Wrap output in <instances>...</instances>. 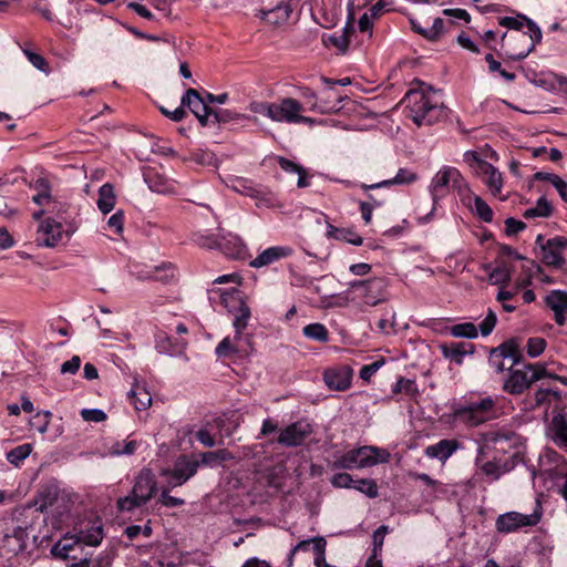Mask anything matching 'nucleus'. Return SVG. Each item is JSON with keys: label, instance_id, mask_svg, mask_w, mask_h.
I'll list each match as a JSON object with an SVG mask.
<instances>
[{"label": "nucleus", "instance_id": "50", "mask_svg": "<svg viewBox=\"0 0 567 567\" xmlns=\"http://www.w3.org/2000/svg\"><path fill=\"white\" fill-rule=\"evenodd\" d=\"M35 189L38 193L32 198L35 204L43 206L51 203V194L45 181L39 179L35 183Z\"/></svg>", "mask_w": 567, "mask_h": 567}, {"label": "nucleus", "instance_id": "27", "mask_svg": "<svg viewBox=\"0 0 567 567\" xmlns=\"http://www.w3.org/2000/svg\"><path fill=\"white\" fill-rule=\"evenodd\" d=\"M82 545L97 546L103 539L102 524L97 520L90 522L85 528H80L76 533Z\"/></svg>", "mask_w": 567, "mask_h": 567}, {"label": "nucleus", "instance_id": "52", "mask_svg": "<svg viewBox=\"0 0 567 567\" xmlns=\"http://www.w3.org/2000/svg\"><path fill=\"white\" fill-rule=\"evenodd\" d=\"M326 540L322 537H316L315 546H313V563L317 567H330L326 563Z\"/></svg>", "mask_w": 567, "mask_h": 567}, {"label": "nucleus", "instance_id": "64", "mask_svg": "<svg viewBox=\"0 0 567 567\" xmlns=\"http://www.w3.org/2000/svg\"><path fill=\"white\" fill-rule=\"evenodd\" d=\"M107 226L110 229H112L114 231V234L120 235L123 231V226H124L123 212L118 210L115 214H113L107 219Z\"/></svg>", "mask_w": 567, "mask_h": 567}, {"label": "nucleus", "instance_id": "26", "mask_svg": "<svg viewBox=\"0 0 567 567\" xmlns=\"http://www.w3.org/2000/svg\"><path fill=\"white\" fill-rule=\"evenodd\" d=\"M355 450L362 468L374 466L379 463H385L390 457V453L386 450L374 446H361Z\"/></svg>", "mask_w": 567, "mask_h": 567}, {"label": "nucleus", "instance_id": "54", "mask_svg": "<svg viewBox=\"0 0 567 567\" xmlns=\"http://www.w3.org/2000/svg\"><path fill=\"white\" fill-rule=\"evenodd\" d=\"M248 110L254 114H259L271 120L272 102L251 101L248 105Z\"/></svg>", "mask_w": 567, "mask_h": 567}, {"label": "nucleus", "instance_id": "18", "mask_svg": "<svg viewBox=\"0 0 567 567\" xmlns=\"http://www.w3.org/2000/svg\"><path fill=\"white\" fill-rule=\"evenodd\" d=\"M460 449L461 443L457 440L444 439L435 444L426 446L424 455L429 458H435L444 464Z\"/></svg>", "mask_w": 567, "mask_h": 567}, {"label": "nucleus", "instance_id": "24", "mask_svg": "<svg viewBox=\"0 0 567 567\" xmlns=\"http://www.w3.org/2000/svg\"><path fill=\"white\" fill-rule=\"evenodd\" d=\"M417 179V176L414 172L408 169V168H400L396 173V175L393 178L384 179L379 183L374 184H365L361 183L359 186L364 192H369L372 189L383 188V187H390L392 185H406L412 184Z\"/></svg>", "mask_w": 567, "mask_h": 567}, {"label": "nucleus", "instance_id": "21", "mask_svg": "<svg viewBox=\"0 0 567 567\" xmlns=\"http://www.w3.org/2000/svg\"><path fill=\"white\" fill-rule=\"evenodd\" d=\"M82 550V543L79 536H64L53 547L51 553L62 559L76 560L79 558L78 551Z\"/></svg>", "mask_w": 567, "mask_h": 567}, {"label": "nucleus", "instance_id": "6", "mask_svg": "<svg viewBox=\"0 0 567 567\" xmlns=\"http://www.w3.org/2000/svg\"><path fill=\"white\" fill-rule=\"evenodd\" d=\"M497 415L496 400L492 396H485L478 401L470 402L454 411L455 419L471 427L494 420Z\"/></svg>", "mask_w": 567, "mask_h": 567}, {"label": "nucleus", "instance_id": "33", "mask_svg": "<svg viewBox=\"0 0 567 567\" xmlns=\"http://www.w3.org/2000/svg\"><path fill=\"white\" fill-rule=\"evenodd\" d=\"M144 179L153 192L165 194L173 190V186L169 181L154 171L146 172L144 174Z\"/></svg>", "mask_w": 567, "mask_h": 567}, {"label": "nucleus", "instance_id": "41", "mask_svg": "<svg viewBox=\"0 0 567 567\" xmlns=\"http://www.w3.org/2000/svg\"><path fill=\"white\" fill-rule=\"evenodd\" d=\"M240 338H234L225 337L216 347L215 353L218 358H228L231 354L238 353L239 348L237 344V341Z\"/></svg>", "mask_w": 567, "mask_h": 567}, {"label": "nucleus", "instance_id": "29", "mask_svg": "<svg viewBox=\"0 0 567 567\" xmlns=\"http://www.w3.org/2000/svg\"><path fill=\"white\" fill-rule=\"evenodd\" d=\"M290 13V7L284 2H280L270 10H261L260 18L271 24H280L289 19Z\"/></svg>", "mask_w": 567, "mask_h": 567}, {"label": "nucleus", "instance_id": "37", "mask_svg": "<svg viewBox=\"0 0 567 567\" xmlns=\"http://www.w3.org/2000/svg\"><path fill=\"white\" fill-rule=\"evenodd\" d=\"M511 279L512 267L504 262L492 269L488 274V281L492 285L501 286V288H505V286L509 284Z\"/></svg>", "mask_w": 567, "mask_h": 567}, {"label": "nucleus", "instance_id": "19", "mask_svg": "<svg viewBox=\"0 0 567 567\" xmlns=\"http://www.w3.org/2000/svg\"><path fill=\"white\" fill-rule=\"evenodd\" d=\"M442 355L451 362L461 365L466 355L474 353V346L467 342H443L440 344Z\"/></svg>", "mask_w": 567, "mask_h": 567}, {"label": "nucleus", "instance_id": "53", "mask_svg": "<svg viewBox=\"0 0 567 567\" xmlns=\"http://www.w3.org/2000/svg\"><path fill=\"white\" fill-rule=\"evenodd\" d=\"M514 439V434L502 431H488L482 434V440L485 444H497L502 442H508Z\"/></svg>", "mask_w": 567, "mask_h": 567}, {"label": "nucleus", "instance_id": "44", "mask_svg": "<svg viewBox=\"0 0 567 567\" xmlns=\"http://www.w3.org/2000/svg\"><path fill=\"white\" fill-rule=\"evenodd\" d=\"M450 333L454 338L475 339L478 336L477 328L472 322L457 323L451 327Z\"/></svg>", "mask_w": 567, "mask_h": 567}, {"label": "nucleus", "instance_id": "45", "mask_svg": "<svg viewBox=\"0 0 567 567\" xmlns=\"http://www.w3.org/2000/svg\"><path fill=\"white\" fill-rule=\"evenodd\" d=\"M352 488L365 494L370 498L379 495L378 485L372 478L355 480Z\"/></svg>", "mask_w": 567, "mask_h": 567}, {"label": "nucleus", "instance_id": "32", "mask_svg": "<svg viewBox=\"0 0 567 567\" xmlns=\"http://www.w3.org/2000/svg\"><path fill=\"white\" fill-rule=\"evenodd\" d=\"M224 182L228 188L249 197L254 195V192L258 186L254 184L250 179L239 176H229Z\"/></svg>", "mask_w": 567, "mask_h": 567}, {"label": "nucleus", "instance_id": "13", "mask_svg": "<svg viewBox=\"0 0 567 567\" xmlns=\"http://www.w3.org/2000/svg\"><path fill=\"white\" fill-rule=\"evenodd\" d=\"M73 229H64L63 225L52 218H48L39 226L37 240L45 247H55L64 238L69 239Z\"/></svg>", "mask_w": 567, "mask_h": 567}, {"label": "nucleus", "instance_id": "1", "mask_svg": "<svg viewBox=\"0 0 567 567\" xmlns=\"http://www.w3.org/2000/svg\"><path fill=\"white\" fill-rule=\"evenodd\" d=\"M427 190L431 195L433 206L429 214L417 218L419 224H426L432 219L439 200L446 197L451 190L456 192L464 203L466 197L470 198L472 195V189L460 169L449 165L442 166L434 174Z\"/></svg>", "mask_w": 567, "mask_h": 567}, {"label": "nucleus", "instance_id": "20", "mask_svg": "<svg viewBox=\"0 0 567 567\" xmlns=\"http://www.w3.org/2000/svg\"><path fill=\"white\" fill-rule=\"evenodd\" d=\"M546 306L554 311L555 322L564 326L566 322L565 313L567 311V291L551 290L545 298Z\"/></svg>", "mask_w": 567, "mask_h": 567}, {"label": "nucleus", "instance_id": "43", "mask_svg": "<svg viewBox=\"0 0 567 567\" xmlns=\"http://www.w3.org/2000/svg\"><path fill=\"white\" fill-rule=\"evenodd\" d=\"M138 446L135 440L116 441L109 447V454L112 456L132 455Z\"/></svg>", "mask_w": 567, "mask_h": 567}, {"label": "nucleus", "instance_id": "59", "mask_svg": "<svg viewBox=\"0 0 567 567\" xmlns=\"http://www.w3.org/2000/svg\"><path fill=\"white\" fill-rule=\"evenodd\" d=\"M302 96L305 99L309 100V103H310L309 110L310 111H317V112L323 114V113H329V112H331L333 110L332 107H327V106L318 104L317 103V95L310 89H305L302 91Z\"/></svg>", "mask_w": 567, "mask_h": 567}, {"label": "nucleus", "instance_id": "15", "mask_svg": "<svg viewBox=\"0 0 567 567\" xmlns=\"http://www.w3.org/2000/svg\"><path fill=\"white\" fill-rule=\"evenodd\" d=\"M312 432V425L307 421L300 420L286 426L280 432L278 443L289 447L299 446Z\"/></svg>", "mask_w": 567, "mask_h": 567}, {"label": "nucleus", "instance_id": "63", "mask_svg": "<svg viewBox=\"0 0 567 567\" xmlns=\"http://www.w3.org/2000/svg\"><path fill=\"white\" fill-rule=\"evenodd\" d=\"M81 416L86 422H102L106 419V414L100 409H83L81 410Z\"/></svg>", "mask_w": 567, "mask_h": 567}, {"label": "nucleus", "instance_id": "23", "mask_svg": "<svg viewBox=\"0 0 567 567\" xmlns=\"http://www.w3.org/2000/svg\"><path fill=\"white\" fill-rule=\"evenodd\" d=\"M233 301L236 306L229 309L234 315L233 326L235 329L236 338H241L243 331L247 328L250 319V309L244 299L237 295L233 297Z\"/></svg>", "mask_w": 567, "mask_h": 567}, {"label": "nucleus", "instance_id": "3", "mask_svg": "<svg viewBox=\"0 0 567 567\" xmlns=\"http://www.w3.org/2000/svg\"><path fill=\"white\" fill-rule=\"evenodd\" d=\"M157 492L155 474L150 468H143L134 478L131 493L117 499L121 512H132L147 504Z\"/></svg>", "mask_w": 567, "mask_h": 567}, {"label": "nucleus", "instance_id": "56", "mask_svg": "<svg viewBox=\"0 0 567 567\" xmlns=\"http://www.w3.org/2000/svg\"><path fill=\"white\" fill-rule=\"evenodd\" d=\"M497 322V316L493 310H488L486 317L478 324L480 332L483 337L489 336Z\"/></svg>", "mask_w": 567, "mask_h": 567}, {"label": "nucleus", "instance_id": "61", "mask_svg": "<svg viewBox=\"0 0 567 567\" xmlns=\"http://www.w3.org/2000/svg\"><path fill=\"white\" fill-rule=\"evenodd\" d=\"M384 364V360L374 361L371 364H365L360 369L359 375L362 380L369 382L377 371Z\"/></svg>", "mask_w": 567, "mask_h": 567}, {"label": "nucleus", "instance_id": "10", "mask_svg": "<svg viewBox=\"0 0 567 567\" xmlns=\"http://www.w3.org/2000/svg\"><path fill=\"white\" fill-rule=\"evenodd\" d=\"M200 462L188 455H181L172 468H163L161 475L169 477L168 485L172 488L184 485L198 471Z\"/></svg>", "mask_w": 567, "mask_h": 567}, {"label": "nucleus", "instance_id": "38", "mask_svg": "<svg viewBox=\"0 0 567 567\" xmlns=\"http://www.w3.org/2000/svg\"><path fill=\"white\" fill-rule=\"evenodd\" d=\"M251 198L256 200V206L259 208H274L278 206L275 194L270 189L259 185L255 189Z\"/></svg>", "mask_w": 567, "mask_h": 567}, {"label": "nucleus", "instance_id": "11", "mask_svg": "<svg viewBox=\"0 0 567 567\" xmlns=\"http://www.w3.org/2000/svg\"><path fill=\"white\" fill-rule=\"evenodd\" d=\"M536 381L538 375L535 373V365L525 364L523 369L509 370L503 381V390L509 394H522Z\"/></svg>", "mask_w": 567, "mask_h": 567}, {"label": "nucleus", "instance_id": "30", "mask_svg": "<svg viewBox=\"0 0 567 567\" xmlns=\"http://www.w3.org/2000/svg\"><path fill=\"white\" fill-rule=\"evenodd\" d=\"M187 342L185 340L173 341L169 337H158L156 350L162 354L179 355L184 352Z\"/></svg>", "mask_w": 567, "mask_h": 567}, {"label": "nucleus", "instance_id": "42", "mask_svg": "<svg viewBox=\"0 0 567 567\" xmlns=\"http://www.w3.org/2000/svg\"><path fill=\"white\" fill-rule=\"evenodd\" d=\"M473 197L474 205L472 209L477 215L480 219H482L485 223H491L493 220V210L488 206V204L480 196L474 195L472 193L470 199ZM468 199V197H466Z\"/></svg>", "mask_w": 567, "mask_h": 567}, {"label": "nucleus", "instance_id": "35", "mask_svg": "<svg viewBox=\"0 0 567 567\" xmlns=\"http://www.w3.org/2000/svg\"><path fill=\"white\" fill-rule=\"evenodd\" d=\"M115 205L114 188L111 184L106 183L99 189L97 207L103 214L110 213Z\"/></svg>", "mask_w": 567, "mask_h": 567}, {"label": "nucleus", "instance_id": "49", "mask_svg": "<svg viewBox=\"0 0 567 567\" xmlns=\"http://www.w3.org/2000/svg\"><path fill=\"white\" fill-rule=\"evenodd\" d=\"M31 445L30 444H22L13 450H11L7 454V460L14 465H19L22 461H24L31 453Z\"/></svg>", "mask_w": 567, "mask_h": 567}, {"label": "nucleus", "instance_id": "31", "mask_svg": "<svg viewBox=\"0 0 567 567\" xmlns=\"http://www.w3.org/2000/svg\"><path fill=\"white\" fill-rule=\"evenodd\" d=\"M131 403L135 410L144 411L152 404L151 393L141 384H134L128 393Z\"/></svg>", "mask_w": 567, "mask_h": 567}, {"label": "nucleus", "instance_id": "17", "mask_svg": "<svg viewBox=\"0 0 567 567\" xmlns=\"http://www.w3.org/2000/svg\"><path fill=\"white\" fill-rule=\"evenodd\" d=\"M352 370L348 365L327 369L323 372L324 384L332 391H346L350 388Z\"/></svg>", "mask_w": 567, "mask_h": 567}, {"label": "nucleus", "instance_id": "14", "mask_svg": "<svg viewBox=\"0 0 567 567\" xmlns=\"http://www.w3.org/2000/svg\"><path fill=\"white\" fill-rule=\"evenodd\" d=\"M567 247V238L556 236L547 239L545 245L542 246V261L549 267L563 268L566 264L564 250Z\"/></svg>", "mask_w": 567, "mask_h": 567}, {"label": "nucleus", "instance_id": "55", "mask_svg": "<svg viewBox=\"0 0 567 567\" xmlns=\"http://www.w3.org/2000/svg\"><path fill=\"white\" fill-rule=\"evenodd\" d=\"M546 347V341L543 338H529L526 344L527 354L530 358L540 355Z\"/></svg>", "mask_w": 567, "mask_h": 567}, {"label": "nucleus", "instance_id": "7", "mask_svg": "<svg viewBox=\"0 0 567 567\" xmlns=\"http://www.w3.org/2000/svg\"><path fill=\"white\" fill-rule=\"evenodd\" d=\"M27 526L14 518L0 520V550L3 555L16 556L27 547Z\"/></svg>", "mask_w": 567, "mask_h": 567}, {"label": "nucleus", "instance_id": "4", "mask_svg": "<svg viewBox=\"0 0 567 567\" xmlns=\"http://www.w3.org/2000/svg\"><path fill=\"white\" fill-rule=\"evenodd\" d=\"M527 32H515L506 40L507 33L502 35V48L508 59L524 60L542 41V30L532 20H527Z\"/></svg>", "mask_w": 567, "mask_h": 567}, {"label": "nucleus", "instance_id": "5", "mask_svg": "<svg viewBox=\"0 0 567 567\" xmlns=\"http://www.w3.org/2000/svg\"><path fill=\"white\" fill-rule=\"evenodd\" d=\"M463 161L493 196L501 195L504 185L503 174L495 166L483 159L476 151H466Z\"/></svg>", "mask_w": 567, "mask_h": 567}, {"label": "nucleus", "instance_id": "46", "mask_svg": "<svg viewBox=\"0 0 567 567\" xmlns=\"http://www.w3.org/2000/svg\"><path fill=\"white\" fill-rule=\"evenodd\" d=\"M203 465H215L218 462L229 461L233 458V455L227 450H218L214 452H205L202 453Z\"/></svg>", "mask_w": 567, "mask_h": 567}, {"label": "nucleus", "instance_id": "39", "mask_svg": "<svg viewBox=\"0 0 567 567\" xmlns=\"http://www.w3.org/2000/svg\"><path fill=\"white\" fill-rule=\"evenodd\" d=\"M302 333L306 338L319 342H327L329 340V332L324 324L316 322L303 327Z\"/></svg>", "mask_w": 567, "mask_h": 567}, {"label": "nucleus", "instance_id": "58", "mask_svg": "<svg viewBox=\"0 0 567 567\" xmlns=\"http://www.w3.org/2000/svg\"><path fill=\"white\" fill-rule=\"evenodd\" d=\"M24 55L27 56L28 61L38 70L48 73L49 66L47 60L38 53H34L30 50H23Z\"/></svg>", "mask_w": 567, "mask_h": 567}, {"label": "nucleus", "instance_id": "60", "mask_svg": "<svg viewBox=\"0 0 567 567\" xmlns=\"http://www.w3.org/2000/svg\"><path fill=\"white\" fill-rule=\"evenodd\" d=\"M523 20L527 22V18L524 16H517V17H503L499 19V25L512 29L516 32H520V29L523 27Z\"/></svg>", "mask_w": 567, "mask_h": 567}, {"label": "nucleus", "instance_id": "22", "mask_svg": "<svg viewBox=\"0 0 567 567\" xmlns=\"http://www.w3.org/2000/svg\"><path fill=\"white\" fill-rule=\"evenodd\" d=\"M292 254V249L288 246H272L262 250L254 260L250 266L254 268H261L269 266L280 259H285Z\"/></svg>", "mask_w": 567, "mask_h": 567}, {"label": "nucleus", "instance_id": "48", "mask_svg": "<svg viewBox=\"0 0 567 567\" xmlns=\"http://www.w3.org/2000/svg\"><path fill=\"white\" fill-rule=\"evenodd\" d=\"M171 488L172 487L169 485L162 487L159 497L157 498V503L161 504L162 506L169 508L184 505V498L169 495Z\"/></svg>", "mask_w": 567, "mask_h": 567}, {"label": "nucleus", "instance_id": "51", "mask_svg": "<svg viewBox=\"0 0 567 567\" xmlns=\"http://www.w3.org/2000/svg\"><path fill=\"white\" fill-rule=\"evenodd\" d=\"M517 289L515 291L506 290L505 288H499L496 300L502 303V308L506 312H514L517 309V306L514 303H509L508 301L513 300L516 297Z\"/></svg>", "mask_w": 567, "mask_h": 567}, {"label": "nucleus", "instance_id": "36", "mask_svg": "<svg viewBox=\"0 0 567 567\" xmlns=\"http://www.w3.org/2000/svg\"><path fill=\"white\" fill-rule=\"evenodd\" d=\"M553 214L551 204L545 198L540 197L536 202L534 207L527 208L523 213V217L526 219H535V218H547Z\"/></svg>", "mask_w": 567, "mask_h": 567}, {"label": "nucleus", "instance_id": "28", "mask_svg": "<svg viewBox=\"0 0 567 567\" xmlns=\"http://www.w3.org/2000/svg\"><path fill=\"white\" fill-rule=\"evenodd\" d=\"M276 161H277L278 165L280 166V168L282 171H285L286 173L298 174L297 186L299 188L308 187L310 185L306 169L302 166H300L298 163L292 162L282 156H277Z\"/></svg>", "mask_w": 567, "mask_h": 567}, {"label": "nucleus", "instance_id": "2", "mask_svg": "<svg viewBox=\"0 0 567 567\" xmlns=\"http://www.w3.org/2000/svg\"><path fill=\"white\" fill-rule=\"evenodd\" d=\"M408 116L417 125H431L439 121L443 114L442 101L426 84L411 89L403 99Z\"/></svg>", "mask_w": 567, "mask_h": 567}, {"label": "nucleus", "instance_id": "62", "mask_svg": "<svg viewBox=\"0 0 567 567\" xmlns=\"http://www.w3.org/2000/svg\"><path fill=\"white\" fill-rule=\"evenodd\" d=\"M354 480L348 473L334 474L331 478V484L337 488H352Z\"/></svg>", "mask_w": 567, "mask_h": 567}, {"label": "nucleus", "instance_id": "16", "mask_svg": "<svg viewBox=\"0 0 567 567\" xmlns=\"http://www.w3.org/2000/svg\"><path fill=\"white\" fill-rule=\"evenodd\" d=\"M302 104L292 97H284L272 102L271 121L278 123H293L297 112H302Z\"/></svg>", "mask_w": 567, "mask_h": 567}, {"label": "nucleus", "instance_id": "8", "mask_svg": "<svg viewBox=\"0 0 567 567\" xmlns=\"http://www.w3.org/2000/svg\"><path fill=\"white\" fill-rule=\"evenodd\" d=\"M181 102L183 109L188 107L202 126L214 125L226 121L225 117H219V114L208 106L206 100L200 96L195 89H188L182 96Z\"/></svg>", "mask_w": 567, "mask_h": 567}, {"label": "nucleus", "instance_id": "34", "mask_svg": "<svg viewBox=\"0 0 567 567\" xmlns=\"http://www.w3.org/2000/svg\"><path fill=\"white\" fill-rule=\"evenodd\" d=\"M550 432L557 445L567 447V422L563 415L559 414L553 417Z\"/></svg>", "mask_w": 567, "mask_h": 567}, {"label": "nucleus", "instance_id": "47", "mask_svg": "<svg viewBox=\"0 0 567 567\" xmlns=\"http://www.w3.org/2000/svg\"><path fill=\"white\" fill-rule=\"evenodd\" d=\"M195 243L203 248L219 249L220 237L214 234L199 233L194 237Z\"/></svg>", "mask_w": 567, "mask_h": 567}, {"label": "nucleus", "instance_id": "12", "mask_svg": "<svg viewBox=\"0 0 567 567\" xmlns=\"http://www.w3.org/2000/svg\"><path fill=\"white\" fill-rule=\"evenodd\" d=\"M386 281L382 277H373L368 280H354L350 282V288L358 290L359 296L363 299L364 303L369 306H377L384 300L386 290Z\"/></svg>", "mask_w": 567, "mask_h": 567}, {"label": "nucleus", "instance_id": "9", "mask_svg": "<svg viewBox=\"0 0 567 567\" xmlns=\"http://www.w3.org/2000/svg\"><path fill=\"white\" fill-rule=\"evenodd\" d=\"M543 512L539 503L536 504L532 514H522L518 512H507L496 519V529L499 533L508 534L517 532L524 527H532L539 523Z\"/></svg>", "mask_w": 567, "mask_h": 567}, {"label": "nucleus", "instance_id": "57", "mask_svg": "<svg viewBox=\"0 0 567 567\" xmlns=\"http://www.w3.org/2000/svg\"><path fill=\"white\" fill-rule=\"evenodd\" d=\"M175 277V269L171 265H163L161 267H156L153 271V275L148 278H153L159 281H168Z\"/></svg>", "mask_w": 567, "mask_h": 567}, {"label": "nucleus", "instance_id": "25", "mask_svg": "<svg viewBox=\"0 0 567 567\" xmlns=\"http://www.w3.org/2000/svg\"><path fill=\"white\" fill-rule=\"evenodd\" d=\"M220 243L219 249L230 258H243L246 254V245L243 239L235 234L219 233Z\"/></svg>", "mask_w": 567, "mask_h": 567}, {"label": "nucleus", "instance_id": "40", "mask_svg": "<svg viewBox=\"0 0 567 567\" xmlns=\"http://www.w3.org/2000/svg\"><path fill=\"white\" fill-rule=\"evenodd\" d=\"M333 466L336 468H342V470L362 468L361 464L359 463V456H357L355 449L348 451L344 454L338 456L334 460Z\"/></svg>", "mask_w": 567, "mask_h": 567}]
</instances>
